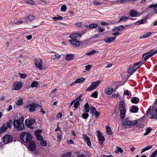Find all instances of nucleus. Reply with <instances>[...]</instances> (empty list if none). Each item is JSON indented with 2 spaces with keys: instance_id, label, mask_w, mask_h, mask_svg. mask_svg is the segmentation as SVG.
<instances>
[{
  "instance_id": "1",
  "label": "nucleus",
  "mask_w": 157,
  "mask_h": 157,
  "mask_svg": "<svg viewBox=\"0 0 157 157\" xmlns=\"http://www.w3.org/2000/svg\"><path fill=\"white\" fill-rule=\"evenodd\" d=\"M119 110L120 112V117L121 120H123L125 116L126 112V105L125 102L123 100L120 101Z\"/></svg>"
},
{
  "instance_id": "2",
  "label": "nucleus",
  "mask_w": 157,
  "mask_h": 157,
  "mask_svg": "<svg viewBox=\"0 0 157 157\" xmlns=\"http://www.w3.org/2000/svg\"><path fill=\"white\" fill-rule=\"evenodd\" d=\"M23 121V119L21 117L18 120H14L13 125L14 128L17 130L21 131L23 130L24 127Z\"/></svg>"
},
{
  "instance_id": "3",
  "label": "nucleus",
  "mask_w": 157,
  "mask_h": 157,
  "mask_svg": "<svg viewBox=\"0 0 157 157\" xmlns=\"http://www.w3.org/2000/svg\"><path fill=\"white\" fill-rule=\"evenodd\" d=\"M137 122V120L131 121L127 118L122 121V126L124 128H129L131 126L135 125Z\"/></svg>"
},
{
  "instance_id": "4",
  "label": "nucleus",
  "mask_w": 157,
  "mask_h": 157,
  "mask_svg": "<svg viewBox=\"0 0 157 157\" xmlns=\"http://www.w3.org/2000/svg\"><path fill=\"white\" fill-rule=\"evenodd\" d=\"M20 137L23 142L26 143L30 142L32 138L31 134L27 132L21 133L20 134Z\"/></svg>"
},
{
  "instance_id": "5",
  "label": "nucleus",
  "mask_w": 157,
  "mask_h": 157,
  "mask_svg": "<svg viewBox=\"0 0 157 157\" xmlns=\"http://www.w3.org/2000/svg\"><path fill=\"white\" fill-rule=\"evenodd\" d=\"M157 53V50L154 49L143 54L142 55V57H144V61H146L150 57Z\"/></svg>"
},
{
  "instance_id": "6",
  "label": "nucleus",
  "mask_w": 157,
  "mask_h": 157,
  "mask_svg": "<svg viewBox=\"0 0 157 157\" xmlns=\"http://www.w3.org/2000/svg\"><path fill=\"white\" fill-rule=\"evenodd\" d=\"M140 62H137L134 63L133 64V66L129 67L128 70V73H129L130 75H132L140 67Z\"/></svg>"
},
{
  "instance_id": "7",
  "label": "nucleus",
  "mask_w": 157,
  "mask_h": 157,
  "mask_svg": "<svg viewBox=\"0 0 157 157\" xmlns=\"http://www.w3.org/2000/svg\"><path fill=\"white\" fill-rule=\"evenodd\" d=\"M151 107L147 110L146 114H148L150 112V114L151 117V119L155 118L157 119V108H155L153 106L151 110L150 111Z\"/></svg>"
},
{
  "instance_id": "8",
  "label": "nucleus",
  "mask_w": 157,
  "mask_h": 157,
  "mask_svg": "<svg viewBox=\"0 0 157 157\" xmlns=\"http://www.w3.org/2000/svg\"><path fill=\"white\" fill-rule=\"evenodd\" d=\"M12 126V121L10 120L9 122H7L4 124L0 128V133L5 132L7 128H11Z\"/></svg>"
},
{
  "instance_id": "9",
  "label": "nucleus",
  "mask_w": 157,
  "mask_h": 157,
  "mask_svg": "<svg viewBox=\"0 0 157 157\" xmlns=\"http://www.w3.org/2000/svg\"><path fill=\"white\" fill-rule=\"evenodd\" d=\"M101 81L98 80L92 82L91 85L86 90V91H90L96 89L100 84Z\"/></svg>"
},
{
  "instance_id": "10",
  "label": "nucleus",
  "mask_w": 157,
  "mask_h": 157,
  "mask_svg": "<svg viewBox=\"0 0 157 157\" xmlns=\"http://www.w3.org/2000/svg\"><path fill=\"white\" fill-rule=\"evenodd\" d=\"M35 62V67L37 68L38 69L40 70L45 69V68L43 67V63L40 59H36Z\"/></svg>"
},
{
  "instance_id": "11",
  "label": "nucleus",
  "mask_w": 157,
  "mask_h": 157,
  "mask_svg": "<svg viewBox=\"0 0 157 157\" xmlns=\"http://www.w3.org/2000/svg\"><path fill=\"white\" fill-rule=\"evenodd\" d=\"M23 85V84L21 82L16 81L13 83L11 89L13 90H18L21 88Z\"/></svg>"
},
{
  "instance_id": "12",
  "label": "nucleus",
  "mask_w": 157,
  "mask_h": 157,
  "mask_svg": "<svg viewBox=\"0 0 157 157\" xmlns=\"http://www.w3.org/2000/svg\"><path fill=\"white\" fill-rule=\"evenodd\" d=\"M13 139V136L10 135H7L4 136L2 139L3 143L5 144L10 143Z\"/></svg>"
},
{
  "instance_id": "13",
  "label": "nucleus",
  "mask_w": 157,
  "mask_h": 157,
  "mask_svg": "<svg viewBox=\"0 0 157 157\" xmlns=\"http://www.w3.org/2000/svg\"><path fill=\"white\" fill-rule=\"evenodd\" d=\"M97 137L98 141L101 144H102L105 141V139L102 133L99 131H97Z\"/></svg>"
},
{
  "instance_id": "14",
  "label": "nucleus",
  "mask_w": 157,
  "mask_h": 157,
  "mask_svg": "<svg viewBox=\"0 0 157 157\" xmlns=\"http://www.w3.org/2000/svg\"><path fill=\"white\" fill-rule=\"evenodd\" d=\"M130 16L131 17H135L139 16L142 14L141 13H139L134 10H131L129 12Z\"/></svg>"
},
{
  "instance_id": "15",
  "label": "nucleus",
  "mask_w": 157,
  "mask_h": 157,
  "mask_svg": "<svg viewBox=\"0 0 157 157\" xmlns=\"http://www.w3.org/2000/svg\"><path fill=\"white\" fill-rule=\"evenodd\" d=\"M29 142L28 148L29 150L31 151H34L36 148V144L35 142L33 141H30Z\"/></svg>"
},
{
  "instance_id": "16",
  "label": "nucleus",
  "mask_w": 157,
  "mask_h": 157,
  "mask_svg": "<svg viewBox=\"0 0 157 157\" xmlns=\"http://www.w3.org/2000/svg\"><path fill=\"white\" fill-rule=\"evenodd\" d=\"M71 44L74 47H78L80 45L81 43L77 40H69Z\"/></svg>"
},
{
  "instance_id": "17",
  "label": "nucleus",
  "mask_w": 157,
  "mask_h": 157,
  "mask_svg": "<svg viewBox=\"0 0 157 157\" xmlns=\"http://www.w3.org/2000/svg\"><path fill=\"white\" fill-rule=\"evenodd\" d=\"M82 136L84 140L85 141L88 146L91 147V144L90 138L85 134H83Z\"/></svg>"
},
{
  "instance_id": "18",
  "label": "nucleus",
  "mask_w": 157,
  "mask_h": 157,
  "mask_svg": "<svg viewBox=\"0 0 157 157\" xmlns=\"http://www.w3.org/2000/svg\"><path fill=\"white\" fill-rule=\"evenodd\" d=\"M81 36V35L80 33H75L71 34L69 37L71 39H77L80 38Z\"/></svg>"
},
{
  "instance_id": "19",
  "label": "nucleus",
  "mask_w": 157,
  "mask_h": 157,
  "mask_svg": "<svg viewBox=\"0 0 157 157\" xmlns=\"http://www.w3.org/2000/svg\"><path fill=\"white\" fill-rule=\"evenodd\" d=\"M40 106V108L42 107V106L38 104H37L35 103H32L29 105H27L25 106L24 108L25 109H27L29 107H35Z\"/></svg>"
},
{
  "instance_id": "20",
  "label": "nucleus",
  "mask_w": 157,
  "mask_h": 157,
  "mask_svg": "<svg viewBox=\"0 0 157 157\" xmlns=\"http://www.w3.org/2000/svg\"><path fill=\"white\" fill-rule=\"evenodd\" d=\"M84 108L85 112L88 113L89 112L90 107L89 104L88 102L85 104L84 105Z\"/></svg>"
},
{
  "instance_id": "21",
  "label": "nucleus",
  "mask_w": 157,
  "mask_h": 157,
  "mask_svg": "<svg viewBox=\"0 0 157 157\" xmlns=\"http://www.w3.org/2000/svg\"><path fill=\"white\" fill-rule=\"evenodd\" d=\"M74 57L75 56L74 54H69L66 56L65 59L67 61H70L73 59Z\"/></svg>"
},
{
  "instance_id": "22",
  "label": "nucleus",
  "mask_w": 157,
  "mask_h": 157,
  "mask_svg": "<svg viewBox=\"0 0 157 157\" xmlns=\"http://www.w3.org/2000/svg\"><path fill=\"white\" fill-rule=\"evenodd\" d=\"M139 108L136 105H133L132 107V109H130V111L132 113H136L138 111Z\"/></svg>"
},
{
  "instance_id": "23",
  "label": "nucleus",
  "mask_w": 157,
  "mask_h": 157,
  "mask_svg": "<svg viewBox=\"0 0 157 157\" xmlns=\"http://www.w3.org/2000/svg\"><path fill=\"white\" fill-rule=\"evenodd\" d=\"M25 20H26V18H24L23 17L22 19L20 20V21H17L15 22V24L16 25H20L22 23H26Z\"/></svg>"
},
{
  "instance_id": "24",
  "label": "nucleus",
  "mask_w": 157,
  "mask_h": 157,
  "mask_svg": "<svg viewBox=\"0 0 157 157\" xmlns=\"http://www.w3.org/2000/svg\"><path fill=\"white\" fill-rule=\"evenodd\" d=\"M124 28V27L123 25H121L119 26L114 27L113 30L114 31H116L117 30L118 31H122L123 30Z\"/></svg>"
},
{
  "instance_id": "25",
  "label": "nucleus",
  "mask_w": 157,
  "mask_h": 157,
  "mask_svg": "<svg viewBox=\"0 0 157 157\" xmlns=\"http://www.w3.org/2000/svg\"><path fill=\"white\" fill-rule=\"evenodd\" d=\"M34 122V120L33 119L29 120L28 122H27V119L25 121V124L27 126L32 125Z\"/></svg>"
},
{
  "instance_id": "26",
  "label": "nucleus",
  "mask_w": 157,
  "mask_h": 157,
  "mask_svg": "<svg viewBox=\"0 0 157 157\" xmlns=\"http://www.w3.org/2000/svg\"><path fill=\"white\" fill-rule=\"evenodd\" d=\"M139 99L136 97H132L131 99L132 102L135 104L138 103L139 102Z\"/></svg>"
},
{
  "instance_id": "27",
  "label": "nucleus",
  "mask_w": 157,
  "mask_h": 157,
  "mask_svg": "<svg viewBox=\"0 0 157 157\" xmlns=\"http://www.w3.org/2000/svg\"><path fill=\"white\" fill-rule=\"evenodd\" d=\"M24 18H26V20H25L26 23H27L28 21L29 20V21H33L34 18V16L33 15H29L28 17H25Z\"/></svg>"
},
{
  "instance_id": "28",
  "label": "nucleus",
  "mask_w": 157,
  "mask_h": 157,
  "mask_svg": "<svg viewBox=\"0 0 157 157\" xmlns=\"http://www.w3.org/2000/svg\"><path fill=\"white\" fill-rule=\"evenodd\" d=\"M113 89L112 88H106L105 89V93L108 95H110L113 92Z\"/></svg>"
},
{
  "instance_id": "29",
  "label": "nucleus",
  "mask_w": 157,
  "mask_h": 157,
  "mask_svg": "<svg viewBox=\"0 0 157 157\" xmlns=\"http://www.w3.org/2000/svg\"><path fill=\"white\" fill-rule=\"evenodd\" d=\"M151 32H147L146 33L141 35L140 37V39H143V38H147L151 35Z\"/></svg>"
},
{
  "instance_id": "30",
  "label": "nucleus",
  "mask_w": 157,
  "mask_h": 157,
  "mask_svg": "<svg viewBox=\"0 0 157 157\" xmlns=\"http://www.w3.org/2000/svg\"><path fill=\"white\" fill-rule=\"evenodd\" d=\"M129 19V17H125L124 16H122L120 18L119 21H118V23H119L121 21H127Z\"/></svg>"
},
{
  "instance_id": "31",
  "label": "nucleus",
  "mask_w": 157,
  "mask_h": 157,
  "mask_svg": "<svg viewBox=\"0 0 157 157\" xmlns=\"http://www.w3.org/2000/svg\"><path fill=\"white\" fill-rule=\"evenodd\" d=\"M147 19H142L140 21H137L136 24L140 25L146 22Z\"/></svg>"
},
{
  "instance_id": "32",
  "label": "nucleus",
  "mask_w": 157,
  "mask_h": 157,
  "mask_svg": "<svg viewBox=\"0 0 157 157\" xmlns=\"http://www.w3.org/2000/svg\"><path fill=\"white\" fill-rule=\"evenodd\" d=\"M38 82L34 81H33L32 82L31 85V87L32 88H34V87H37L38 86Z\"/></svg>"
},
{
  "instance_id": "33",
  "label": "nucleus",
  "mask_w": 157,
  "mask_h": 157,
  "mask_svg": "<svg viewBox=\"0 0 157 157\" xmlns=\"http://www.w3.org/2000/svg\"><path fill=\"white\" fill-rule=\"evenodd\" d=\"M154 7V10L155 13H157V4H151L148 7V8H151Z\"/></svg>"
},
{
  "instance_id": "34",
  "label": "nucleus",
  "mask_w": 157,
  "mask_h": 157,
  "mask_svg": "<svg viewBox=\"0 0 157 157\" xmlns=\"http://www.w3.org/2000/svg\"><path fill=\"white\" fill-rule=\"evenodd\" d=\"M152 145L148 146H147L145 147L142 150L141 152V153H142L143 152H144V151L151 149V148H152Z\"/></svg>"
},
{
  "instance_id": "35",
  "label": "nucleus",
  "mask_w": 157,
  "mask_h": 157,
  "mask_svg": "<svg viewBox=\"0 0 157 157\" xmlns=\"http://www.w3.org/2000/svg\"><path fill=\"white\" fill-rule=\"evenodd\" d=\"M85 78L83 77H81L78 78L76 80L77 83H80L84 82Z\"/></svg>"
},
{
  "instance_id": "36",
  "label": "nucleus",
  "mask_w": 157,
  "mask_h": 157,
  "mask_svg": "<svg viewBox=\"0 0 157 157\" xmlns=\"http://www.w3.org/2000/svg\"><path fill=\"white\" fill-rule=\"evenodd\" d=\"M106 133L108 135H111L112 134V131L110 127L109 126H107L106 128Z\"/></svg>"
},
{
  "instance_id": "37",
  "label": "nucleus",
  "mask_w": 157,
  "mask_h": 157,
  "mask_svg": "<svg viewBox=\"0 0 157 157\" xmlns=\"http://www.w3.org/2000/svg\"><path fill=\"white\" fill-rule=\"evenodd\" d=\"M89 115L88 113L85 112L82 115V117L84 119H86L89 117Z\"/></svg>"
},
{
  "instance_id": "38",
  "label": "nucleus",
  "mask_w": 157,
  "mask_h": 157,
  "mask_svg": "<svg viewBox=\"0 0 157 157\" xmlns=\"http://www.w3.org/2000/svg\"><path fill=\"white\" fill-rule=\"evenodd\" d=\"M98 25L96 23L91 24L89 25V27L90 29H93L97 27Z\"/></svg>"
},
{
  "instance_id": "39",
  "label": "nucleus",
  "mask_w": 157,
  "mask_h": 157,
  "mask_svg": "<svg viewBox=\"0 0 157 157\" xmlns=\"http://www.w3.org/2000/svg\"><path fill=\"white\" fill-rule=\"evenodd\" d=\"M71 155V152H67L65 154L61 155V157H70Z\"/></svg>"
},
{
  "instance_id": "40",
  "label": "nucleus",
  "mask_w": 157,
  "mask_h": 157,
  "mask_svg": "<svg viewBox=\"0 0 157 157\" xmlns=\"http://www.w3.org/2000/svg\"><path fill=\"white\" fill-rule=\"evenodd\" d=\"M57 138L59 141L61 140H62V135L61 132L57 133Z\"/></svg>"
},
{
  "instance_id": "41",
  "label": "nucleus",
  "mask_w": 157,
  "mask_h": 157,
  "mask_svg": "<svg viewBox=\"0 0 157 157\" xmlns=\"http://www.w3.org/2000/svg\"><path fill=\"white\" fill-rule=\"evenodd\" d=\"M152 128L151 127H148L146 129V132L144 133V136H146L151 131Z\"/></svg>"
},
{
  "instance_id": "42",
  "label": "nucleus",
  "mask_w": 157,
  "mask_h": 157,
  "mask_svg": "<svg viewBox=\"0 0 157 157\" xmlns=\"http://www.w3.org/2000/svg\"><path fill=\"white\" fill-rule=\"evenodd\" d=\"M52 19L55 21L57 20H60L63 19V17L60 15H57V17H55L52 18Z\"/></svg>"
},
{
  "instance_id": "43",
  "label": "nucleus",
  "mask_w": 157,
  "mask_h": 157,
  "mask_svg": "<svg viewBox=\"0 0 157 157\" xmlns=\"http://www.w3.org/2000/svg\"><path fill=\"white\" fill-rule=\"evenodd\" d=\"M124 95H127L129 97L131 96V94L130 91L128 90H125L124 91Z\"/></svg>"
},
{
  "instance_id": "44",
  "label": "nucleus",
  "mask_w": 157,
  "mask_h": 157,
  "mask_svg": "<svg viewBox=\"0 0 157 157\" xmlns=\"http://www.w3.org/2000/svg\"><path fill=\"white\" fill-rule=\"evenodd\" d=\"M98 96V92L97 91H95L90 96L91 97L97 98Z\"/></svg>"
},
{
  "instance_id": "45",
  "label": "nucleus",
  "mask_w": 157,
  "mask_h": 157,
  "mask_svg": "<svg viewBox=\"0 0 157 157\" xmlns=\"http://www.w3.org/2000/svg\"><path fill=\"white\" fill-rule=\"evenodd\" d=\"M90 110L91 112V113L94 114V113L96 111V109L95 108V107L93 106H91L90 107Z\"/></svg>"
},
{
  "instance_id": "46",
  "label": "nucleus",
  "mask_w": 157,
  "mask_h": 157,
  "mask_svg": "<svg viewBox=\"0 0 157 157\" xmlns=\"http://www.w3.org/2000/svg\"><path fill=\"white\" fill-rule=\"evenodd\" d=\"M80 104V102L79 101H75L74 104V107L75 108H78V106Z\"/></svg>"
},
{
  "instance_id": "47",
  "label": "nucleus",
  "mask_w": 157,
  "mask_h": 157,
  "mask_svg": "<svg viewBox=\"0 0 157 157\" xmlns=\"http://www.w3.org/2000/svg\"><path fill=\"white\" fill-rule=\"evenodd\" d=\"M116 149L117 150L116 152L117 153H119V152H120L121 153H122L123 152L122 149L120 147H117Z\"/></svg>"
},
{
  "instance_id": "48",
  "label": "nucleus",
  "mask_w": 157,
  "mask_h": 157,
  "mask_svg": "<svg viewBox=\"0 0 157 157\" xmlns=\"http://www.w3.org/2000/svg\"><path fill=\"white\" fill-rule=\"evenodd\" d=\"M42 131L40 130H37L34 132V133L36 136L40 135Z\"/></svg>"
},
{
  "instance_id": "49",
  "label": "nucleus",
  "mask_w": 157,
  "mask_h": 157,
  "mask_svg": "<svg viewBox=\"0 0 157 157\" xmlns=\"http://www.w3.org/2000/svg\"><path fill=\"white\" fill-rule=\"evenodd\" d=\"M23 104V100L21 99H19L17 102V105H21Z\"/></svg>"
},
{
  "instance_id": "50",
  "label": "nucleus",
  "mask_w": 157,
  "mask_h": 157,
  "mask_svg": "<svg viewBox=\"0 0 157 157\" xmlns=\"http://www.w3.org/2000/svg\"><path fill=\"white\" fill-rule=\"evenodd\" d=\"M36 108H40V106L35 107H30L29 109V111H30V112H33L35 110Z\"/></svg>"
},
{
  "instance_id": "51",
  "label": "nucleus",
  "mask_w": 157,
  "mask_h": 157,
  "mask_svg": "<svg viewBox=\"0 0 157 157\" xmlns=\"http://www.w3.org/2000/svg\"><path fill=\"white\" fill-rule=\"evenodd\" d=\"M66 6L65 5H63L61 8V10L62 11H65L66 10Z\"/></svg>"
},
{
  "instance_id": "52",
  "label": "nucleus",
  "mask_w": 157,
  "mask_h": 157,
  "mask_svg": "<svg viewBox=\"0 0 157 157\" xmlns=\"http://www.w3.org/2000/svg\"><path fill=\"white\" fill-rule=\"evenodd\" d=\"M92 67V65L88 64L85 67V70L86 71H88Z\"/></svg>"
},
{
  "instance_id": "53",
  "label": "nucleus",
  "mask_w": 157,
  "mask_h": 157,
  "mask_svg": "<svg viewBox=\"0 0 157 157\" xmlns=\"http://www.w3.org/2000/svg\"><path fill=\"white\" fill-rule=\"evenodd\" d=\"M19 74L20 76L21 77V78H26L27 76L26 74H21L20 73H19Z\"/></svg>"
},
{
  "instance_id": "54",
  "label": "nucleus",
  "mask_w": 157,
  "mask_h": 157,
  "mask_svg": "<svg viewBox=\"0 0 157 157\" xmlns=\"http://www.w3.org/2000/svg\"><path fill=\"white\" fill-rule=\"evenodd\" d=\"M36 136V139L38 140L41 141L43 140V137L40 135Z\"/></svg>"
},
{
  "instance_id": "55",
  "label": "nucleus",
  "mask_w": 157,
  "mask_h": 157,
  "mask_svg": "<svg viewBox=\"0 0 157 157\" xmlns=\"http://www.w3.org/2000/svg\"><path fill=\"white\" fill-rule=\"evenodd\" d=\"M40 145L43 146H45L47 145V143L46 141L42 140L40 142Z\"/></svg>"
},
{
  "instance_id": "56",
  "label": "nucleus",
  "mask_w": 157,
  "mask_h": 157,
  "mask_svg": "<svg viewBox=\"0 0 157 157\" xmlns=\"http://www.w3.org/2000/svg\"><path fill=\"white\" fill-rule=\"evenodd\" d=\"M26 3L29 4L31 5H33L34 4V2L32 0H27L26 2Z\"/></svg>"
},
{
  "instance_id": "57",
  "label": "nucleus",
  "mask_w": 157,
  "mask_h": 157,
  "mask_svg": "<svg viewBox=\"0 0 157 157\" xmlns=\"http://www.w3.org/2000/svg\"><path fill=\"white\" fill-rule=\"evenodd\" d=\"M105 30V29H104L100 26H98V31L99 32H102Z\"/></svg>"
},
{
  "instance_id": "58",
  "label": "nucleus",
  "mask_w": 157,
  "mask_h": 157,
  "mask_svg": "<svg viewBox=\"0 0 157 157\" xmlns=\"http://www.w3.org/2000/svg\"><path fill=\"white\" fill-rule=\"evenodd\" d=\"M82 94L80 95L75 100L77 101L78 100L80 101H81V99L82 97Z\"/></svg>"
},
{
  "instance_id": "59",
  "label": "nucleus",
  "mask_w": 157,
  "mask_h": 157,
  "mask_svg": "<svg viewBox=\"0 0 157 157\" xmlns=\"http://www.w3.org/2000/svg\"><path fill=\"white\" fill-rule=\"evenodd\" d=\"M93 4L95 6H98L100 5L101 3L99 2H97L96 1H94L93 2Z\"/></svg>"
},
{
  "instance_id": "60",
  "label": "nucleus",
  "mask_w": 157,
  "mask_h": 157,
  "mask_svg": "<svg viewBox=\"0 0 157 157\" xmlns=\"http://www.w3.org/2000/svg\"><path fill=\"white\" fill-rule=\"evenodd\" d=\"M94 114L95 116V117H98L99 116V115H100L99 113V112H98V111H95L94 113Z\"/></svg>"
},
{
  "instance_id": "61",
  "label": "nucleus",
  "mask_w": 157,
  "mask_h": 157,
  "mask_svg": "<svg viewBox=\"0 0 157 157\" xmlns=\"http://www.w3.org/2000/svg\"><path fill=\"white\" fill-rule=\"evenodd\" d=\"M55 57H54V59H59L61 57V56L59 55L58 54H55Z\"/></svg>"
},
{
  "instance_id": "62",
  "label": "nucleus",
  "mask_w": 157,
  "mask_h": 157,
  "mask_svg": "<svg viewBox=\"0 0 157 157\" xmlns=\"http://www.w3.org/2000/svg\"><path fill=\"white\" fill-rule=\"evenodd\" d=\"M106 43L109 44L113 42L114 40H104Z\"/></svg>"
},
{
  "instance_id": "63",
  "label": "nucleus",
  "mask_w": 157,
  "mask_h": 157,
  "mask_svg": "<svg viewBox=\"0 0 157 157\" xmlns=\"http://www.w3.org/2000/svg\"><path fill=\"white\" fill-rule=\"evenodd\" d=\"M68 13L70 14L71 16H72L74 13V12L73 11H72V10L69 11H68Z\"/></svg>"
},
{
  "instance_id": "64",
  "label": "nucleus",
  "mask_w": 157,
  "mask_h": 157,
  "mask_svg": "<svg viewBox=\"0 0 157 157\" xmlns=\"http://www.w3.org/2000/svg\"><path fill=\"white\" fill-rule=\"evenodd\" d=\"M116 32L113 33V35L114 36H117L119 34V32L118 31H115Z\"/></svg>"
}]
</instances>
